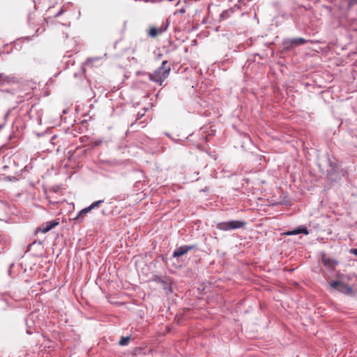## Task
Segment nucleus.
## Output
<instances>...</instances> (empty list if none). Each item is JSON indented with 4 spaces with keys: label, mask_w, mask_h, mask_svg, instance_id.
Listing matches in <instances>:
<instances>
[{
    "label": "nucleus",
    "mask_w": 357,
    "mask_h": 357,
    "mask_svg": "<svg viewBox=\"0 0 357 357\" xmlns=\"http://www.w3.org/2000/svg\"><path fill=\"white\" fill-rule=\"evenodd\" d=\"M167 61H163L161 66L156 69L153 73L149 75V79L159 85H162L163 82L169 76L170 67L166 66Z\"/></svg>",
    "instance_id": "obj_1"
},
{
    "label": "nucleus",
    "mask_w": 357,
    "mask_h": 357,
    "mask_svg": "<svg viewBox=\"0 0 357 357\" xmlns=\"http://www.w3.org/2000/svg\"><path fill=\"white\" fill-rule=\"evenodd\" d=\"M246 222L243 220H229L227 222H219L217 225V229L227 231L243 227Z\"/></svg>",
    "instance_id": "obj_2"
},
{
    "label": "nucleus",
    "mask_w": 357,
    "mask_h": 357,
    "mask_svg": "<svg viewBox=\"0 0 357 357\" xmlns=\"http://www.w3.org/2000/svg\"><path fill=\"white\" fill-rule=\"evenodd\" d=\"M307 43L303 38H285L282 41V47L284 50H290L295 47L303 45Z\"/></svg>",
    "instance_id": "obj_3"
},
{
    "label": "nucleus",
    "mask_w": 357,
    "mask_h": 357,
    "mask_svg": "<svg viewBox=\"0 0 357 357\" xmlns=\"http://www.w3.org/2000/svg\"><path fill=\"white\" fill-rule=\"evenodd\" d=\"M19 82V79L14 75H7L6 73H0V85H10Z\"/></svg>",
    "instance_id": "obj_4"
},
{
    "label": "nucleus",
    "mask_w": 357,
    "mask_h": 357,
    "mask_svg": "<svg viewBox=\"0 0 357 357\" xmlns=\"http://www.w3.org/2000/svg\"><path fill=\"white\" fill-rule=\"evenodd\" d=\"M195 245H185L180 246L174 250L172 257L174 258L181 257L195 248Z\"/></svg>",
    "instance_id": "obj_5"
},
{
    "label": "nucleus",
    "mask_w": 357,
    "mask_h": 357,
    "mask_svg": "<svg viewBox=\"0 0 357 357\" xmlns=\"http://www.w3.org/2000/svg\"><path fill=\"white\" fill-rule=\"evenodd\" d=\"M59 224V222L57 220H52L51 221L46 222L43 223L40 228L38 229V231H40L42 233H47L52 229L57 226Z\"/></svg>",
    "instance_id": "obj_6"
},
{
    "label": "nucleus",
    "mask_w": 357,
    "mask_h": 357,
    "mask_svg": "<svg viewBox=\"0 0 357 357\" xmlns=\"http://www.w3.org/2000/svg\"><path fill=\"white\" fill-rule=\"evenodd\" d=\"M91 209L89 208V206L82 209L79 213L77 215V216L74 218V220L76 222V223H81L83 222L84 217L86 215L87 213L91 212Z\"/></svg>",
    "instance_id": "obj_7"
},
{
    "label": "nucleus",
    "mask_w": 357,
    "mask_h": 357,
    "mask_svg": "<svg viewBox=\"0 0 357 357\" xmlns=\"http://www.w3.org/2000/svg\"><path fill=\"white\" fill-rule=\"evenodd\" d=\"M153 281L160 283L162 284L165 289H166L169 284V279L166 277H160L158 275H155L153 278Z\"/></svg>",
    "instance_id": "obj_8"
},
{
    "label": "nucleus",
    "mask_w": 357,
    "mask_h": 357,
    "mask_svg": "<svg viewBox=\"0 0 357 357\" xmlns=\"http://www.w3.org/2000/svg\"><path fill=\"white\" fill-rule=\"evenodd\" d=\"M337 290L343 294H350L352 292V288L351 287L347 286L344 282L340 283V286L337 288Z\"/></svg>",
    "instance_id": "obj_9"
},
{
    "label": "nucleus",
    "mask_w": 357,
    "mask_h": 357,
    "mask_svg": "<svg viewBox=\"0 0 357 357\" xmlns=\"http://www.w3.org/2000/svg\"><path fill=\"white\" fill-rule=\"evenodd\" d=\"M167 26L164 29H157L155 27H151L149 30V36L151 37H155L158 36V33H162L164 31L167 29Z\"/></svg>",
    "instance_id": "obj_10"
},
{
    "label": "nucleus",
    "mask_w": 357,
    "mask_h": 357,
    "mask_svg": "<svg viewBox=\"0 0 357 357\" xmlns=\"http://www.w3.org/2000/svg\"><path fill=\"white\" fill-rule=\"evenodd\" d=\"M233 13H234V11L231 8L222 11L220 15V20H223L227 19L228 17H229L231 16V15Z\"/></svg>",
    "instance_id": "obj_11"
},
{
    "label": "nucleus",
    "mask_w": 357,
    "mask_h": 357,
    "mask_svg": "<svg viewBox=\"0 0 357 357\" xmlns=\"http://www.w3.org/2000/svg\"><path fill=\"white\" fill-rule=\"evenodd\" d=\"M343 6L345 5L348 9L357 5V0H343Z\"/></svg>",
    "instance_id": "obj_12"
},
{
    "label": "nucleus",
    "mask_w": 357,
    "mask_h": 357,
    "mask_svg": "<svg viewBox=\"0 0 357 357\" xmlns=\"http://www.w3.org/2000/svg\"><path fill=\"white\" fill-rule=\"evenodd\" d=\"M33 323V319L31 317H29L26 319V324L28 327V329L26 330V333L29 335L32 334V331L30 330V328L31 327V324Z\"/></svg>",
    "instance_id": "obj_13"
},
{
    "label": "nucleus",
    "mask_w": 357,
    "mask_h": 357,
    "mask_svg": "<svg viewBox=\"0 0 357 357\" xmlns=\"http://www.w3.org/2000/svg\"><path fill=\"white\" fill-rule=\"evenodd\" d=\"M104 202V200L103 199H101V200H98V201H96V202H94L93 203H92L90 206H89V208L91 209V211H92L93 209L98 207L101 204H102Z\"/></svg>",
    "instance_id": "obj_14"
},
{
    "label": "nucleus",
    "mask_w": 357,
    "mask_h": 357,
    "mask_svg": "<svg viewBox=\"0 0 357 357\" xmlns=\"http://www.w3.org/2000/svg\"><path fill=\"white\" fill-rule=\"evenodd\" d=\"M296 231L298 232L299 234H304L305 235L309 234L308 229L306 227H299L298 228L295 229Z\"/></svg>",
    "instance_id": "obj_15"
},
{
    "label": "nucleus",
    "mask_w": 357,
    "mask_h": 357,
    "mask_svg": "<svg viewBox=\"0 0 357 357\" xmlns=\"http://www.w3.org/2000/svg\"><path fill=\"white\" fill-rule=\"evenodd\" d=\"M130 340V337H122L121 339L119 341V345L121 346H126L128 344V342Z\"/></svg>",
    "instance_id": "obj_16"
},
{
    "label": "nucleus",
    "mask_w": 357,
    "mask_h": 357,
    "mask_svg": "<svg viewBox=\"0 0 357 357\" xmlns=\"http://www.w3.org/2000/svg\"><path fill=\"white\" fill-rule=\"evenodd\" d=\"M341 282L339 281V280H334L331 283V287H333V288H338V287L340 286Z\"/></svg>",
    "instance_id": "obj_17"
},
{
    "label": "nucleus",
    "mask_w": 357,
    "mask_h": 357,
    "mask_svg": "<svg viewBox=\"0 0 357 357\" xmlns=\"http://www.w3.org/2000/svg\"><path fill=\"white\" fill-rule=\"evenodd\" d=\"M286 235H288V236H293V235H298V231H296L295 229H293V230H291V231H288L285 233Z\"/></svg>",
    "instance_id": "obj_18"
},
{
    "label": "nucleus",
    "mask_w": 357,
    "mask_h": 357,
    "mask_svg": "<svg viewBox=\"0 0 357 357\" xmlns=\"http://www.w3.org/2000/svg\"><path fill=\"white\" fill-rule=\"evenodd\" d=\"M64 13V10L61 8L56 14H55L54 17H58L61 16Z\"/></svg>",
    "instance_id": "obj_19"
},
{
    "label": "nucleus",
    "mask_w": 357,
    "mask_h": 357,
    "mask_svg": "<svg viewBox=\"0 0 357 357\" xmlns=\"http://www.w3.org/2000/svg\"><path fill=\"white\" fill-rule=\"evenodd\" d=\"M351 253L354 254V255L357 256V248L356 249H351Z\"/></svg>",
    "instance_id": "obj_20"
},
{
    "label": "nucleus",
    "mask_w": 357,
    "mask_h": 357,
    "mask_svg": "<svg viewBox=\"0 0 357 357\" xmlns=\"http://www.w3.org/2000/svg\"><path fill=\"white\" fill-rule=\"evenodd\" d=\"M95 60V59H93V58H89L86 60V63H93V61Z\"/></svg>",
    "instance_id": "obj_21"
},
{
    "label": "nucleus",
    "mask_w": 357,
    "mask_h": 357,
    "mask_svg": "<svg viewBox=\"0 0 357 357\" xmlns=\"http://www.w3.org/2000/svg\"><path fill=\"white\" fill-rule=\"evenodd\" d=\"M322 261L325 265H326L328 263V260L324 258L322 259Z\"/></svg>",
    "instance_id": "obj_22"
},
{
    "label": "nucleus",
    "mask_w": 357,
    "mask_h": 357,
    "mask_svg": "<svg viewBox=\"0 0 357 357\" xmlns=\"http://www.w3.org/2000/svg\"><path fill=\"white\" fill-rule=\"evenodd\" d=\"M6 123H0V130L2 129L4 126H5Z\"/></svg>",
    "instance_id": "obj_23"
},
{
    "label": "nucleus",
    "mask_w": 357,
    "mask_h": 357,
    "mask_svg": "<svg viewBox=\"0 0 357 357\" xmlns=\"http://www.w3.org/2000/svg\"><path fill=\"white\" fill-rule=\"evenodd\" d=\"M144 113L140 114V117H142L144 116Z\"/></svg>",
    "instance_id": "obj_24"
}]
</instances>
